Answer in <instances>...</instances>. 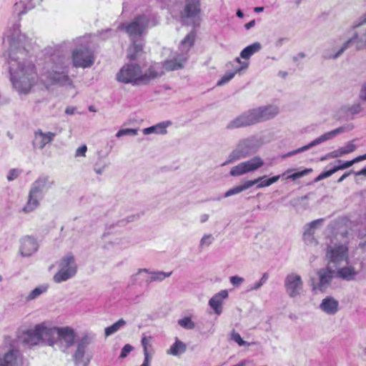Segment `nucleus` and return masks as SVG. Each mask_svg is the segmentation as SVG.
<instances>
[{
    "label": "nucleus",
    "instance_id": "obj_26",
    "mask_svg": "<svg viewBox=\"0 0 366 366\" xmlns=\"http://www.w3.org/2000/svg\"><path fill=\"white\" fill-rule=\"evenodd\" d=\"M42 0H20L14 5L13 12L17 16H20L32 9L36 4Z\"/></svg>",
    "mask_w": 366,
    "mask_h": 366
},
{
    "label": "nucleus",
    "instance_id": "obj_61",
    "mask_svg": "<svg viewBox=\"0 0 366 366\" xmlns=\"http://www.w3.org/2000/svg\"><path fill=\"white\" fill-rule=\"evenodd\" d=\"M232 340L236 342L240 346H243V345H245L247 343V342L244 341L240 335L239 333H233L232 334Z\"/></svg>",
    "mask_w": 366,
    "mask_h": 366
},
{
    "label": "nucleus",
    "instance_id": "obj_48",
    "mask_svg": "<svg viewBox=\"0 0 366 366\" xmlns=\"http://www.w3.org/2000/svg\"><path fill=\"white\" fill-rule=\"evenodd\" d=\"M355 140L348 142L345 147H340L343 155L351 153L356 149V145L354 144Z\"/></svg>",
    "mask_w": 366,
    "mask_h": 366
},
{
    "label": "nucleus",
    "instance_id": "obj_21",
    "mask_svg": "<svg viewBox=\"0 0 366 366\" xmlns=\"http://www.w3.org/2000/svg\"><path fill=\"white\" fill-rule=\"evenodd\" d=\"M56 134L54 132H44L41 129H39L36 130L34 133V139L32 141V144L34 148L42 149L45 147L46 144L51 143L54 140Z\"/></svg>",
    "mask_w": 366,
    "mask_h": 366
},
{
    "label": "nucleus",
    "instance_id": "obj_45",
    "mask_svg": "<svg viewBox=\"0 0 366 366\" xmlns=\"http://www.w3.org/2000/svg\"><path fill=\"white\" fill-rule=\"evenodd\" d=\"M229 174L232 177H239L244 174H246L242 162L233 167L231 169Z\"/></svg>",
    "mask_w": 366,
    "mask_h": 366
},
{
    "label": "nucleus",
    "instance_id": "obj_34",
    "mask_svg": "<svg viewBox=\"0 0 366 366\" xmlns=\"http://www.w3.org/2000/svg\"><path fill=\"white\" fill-rule=\"evenodd\" d=\"M352 44H355V39L354 38L353 34L347 39L340 47V49L333 54H324L325 59H337L339 56H340L348 48L350 47Z\"/></svg>",
    "mask_w": 366,
    "mask_h": 366
},
{
    "label": "nucleus",
    "instance_id": "obj_49",
    "mask_svg": "<svg viewBox=\"0 0 366 366\" xmlns=\"http://www.w3.org/2000/svg\"><path fill=\"white\" fill-rule=\"evenodd\" d=\"M214 241V237L212 234H204L199 242V247H209Z\"/></svg>",
    "mask_w": 366,
    "mask_h": 366
},
{
    "label": "nucleus",
    "instance_id": "obj_55",
    "mask_svg": "<svg viewBox=\"0 0 366 366\" xmlns=\"http://www.w3.org/2000/svg\"><path fill=\"white\" fill-rule=\"evenodd\" d=\"M134 347L129 345V344H127L125 345L123 348L122 349V351H121V354L119 355V358H125L127 357V355H129V352H131L132 350H133Z\"/></svg>",
    "mask_w": 366,
    "mask_h": 366
},
{
    "label": "nucleus",
    "instance_id": "obj_56",
    "mask_svg": "<svg viewBox=\"0 0 366 366\" xmlns=\"http://www.w3.org/2000/svg\"><path fill=\"white\" fill-rule=\"evenodd\" d=\"M107 164L104 162H97L94 166V170L97 174L101 175L102 174L103 171L107 167Z\"/></svg>",
    "mask_w": 366,
    "mask_h": 366
},
{
    "label": "nucleus",
    "instance_id": "obj_38",
    "mask_svg": "<svg viewBox=\"0 0 366 366\" xmlns=\"http://www.w3.org/2000/svg\"><path fill=\"white\" fill-rule=\"evenodd\" d=\"M280 178V175L274 176L272 178L267 179L266 176L260 177L256 179H254L253 181H257V188H262L265 187H269L271 184L277 182Z\"/></svg>",
    "mask_w": 366,
    "mask_h": 366
},
{
    "label": "nucleus",
    "instance_id": "obj_36",
    "mask_svg": "<svg viewBox=\"0 0 366 366\" xmlns=\"http://www.w3.org/2000/svg\"><path fill=\"white\" fill-rule=\"evenodd\" d=\"M186 349V345L177 338L175 342L170 347L167 353L168 355L178 356L184 353Z\"/></svg>",
    "mask_w": 366,
    "mask_h": 366
},
{
    "label": "nucleus",
    "instance_id": "obj_18",
    "mask_svg": "<svg viewBox=\"0 0 366 366\" xmlns=\"http://www.w3.org/2000/svg\"><path fill=\"white\" fill-rule=\"evenodd\" d=\"M59 327H48L44 324L38 325L41 342H43L50 346L57 344Z\"/></svg>",
    "mask_w": 366,
    "mask_h": 366
},
{
    "label": "nucleus",
    "instance_id": "obj_53",
    "mask_svg": "<svg viewBox=\"0 0 366 366\" xmlns=\"http://www.w3.org/2000/svg\"><path fill=\"white\" fill-rule=\"evenodd\" d=\"M358 98L360 100L366 102V81L362 82L360 85Z\"/></svg>",
    "mask_w": 366,
    "mask_h": 366
},
{
    "label": "nucleus",
    "instance_id": "obj_25",
    "mask_svg": "<svg viewBox=\"0 0 366 366\" xmlns=\"http://www.w3.org/2000/svg\"><path fill=\"white\" fill-rule=\"evenodd\" d=\"M336 277L347 281H352L355 279L360 271L354 266L347 263L345 267H339L335 269Z\"/></svg>",
    "mask_w": 366,
    "mask_h": 366
},
{
    "label": "nucleus",
    "instance_id": "obj_57",
    "mask_svg": "<svg viewBox=\"0 0 366 366\" xmlns=\"http://www.w3.org/2000/svg\"><path fill=\"white\" fill-rule=\"evenodd\" d=\"M231 284L234 287H239L244 281V278L239 276H232L229 278Z\"/></svg>",
    "mask_w": 366,
    "mask_h": 366
},
{
    "label": "nucleus",
    "instance_id": "obj_24",
    "mask_svg": "<svg viewBox=\"0 0 366 366\" xmlns=\"http://www.w3.org/2000/svg\"><path fill=\"white\" fill-rule=\"evenodd\" d=\"M38 243L31 237H25L21 239L20 253L22 257H29L36 252Z\"/></svg>",
    "mask_w": 366,
    "mask_h": 366
},
{
    "label": "nucleus",
    "instance_id": "obj_40",
    "mask_svg": "<svg viewBox=\"0 0 366 366\" xmlns=\"http://www.w3.org/2000/svg\"><path fill=\"white\" fill-rule=\"evenodd\" d=\"M48 289L47 285H41L35 289H34L32 291L30 292L29 295L26 297L27 301L33 300L38 297H39L43 293L46 292Z\"/></svg>",
    "mask_w": 366,
    "mask_h": 366
},
{
    "label": "nucleus",
    "instance_id": "obj_12",
    "mask_svg": "<svg viewBox=\"0 0 366 366\" xmlns=\"http://www.w3.org/2000/svg\"><path fill=\"white\" fill-rule=\"evenodd\" d=\"M286 293L291 298L300 296L303 292V281L300 274L292 272L288 274L284 280Z\"/></svg>",
    "mask_w": 366,
    "mask_h": 366
},
{
    "label": "nucleus",
    "instance_id": "obj_60",
    "mask_svg": "<svg viewBox=\"0 0 366 366\" xmlns=\"http://www.w3.org/2000/svg\"><path fill=\"white\" fill-rule=\"evenodd\" d=\"M144 362L140 366H150V362L152 360V355L149 353L148 350L144 351Z\"/></svg>",
    "mask_w": 366,
    "mask_h": 366
},
{
    "label": "nucleus",
    "instance_id": "obj_1",
    "mask_svg": "<svg viewBox=\"0 0 366 366\" xmlns=\"http://www.w3.org/2000/svg\"><path fill=\"white\" fill-rule=\"evenodd\" d=\"M4 40L9 46L8 64L11 81L19 93L27 94L39 79L34 57L31 53L33 40L21 32L19 23L14 24L5 31Z\"/></svg>",
    "mask_w": 366,
    "mask_h": 366
},
{
    "label": "nucleus",
    "instance_id": "obj_43",
    "mask_svg": "<svg viewBox=\"0 0 366 366\" xmlns=\"http://www.w3.org/2000/svg\"><path fill=\"white\" fill-rule=\"evenodd\" d=\"M365 159H366V157H365V155L364 154L362 156H359L351 161L345 162V163H343L340 165L335 166V168L337 169V172L338 170L347 169V168L351 167L352 165H353L355 163L359 162L365 160Z\"/></svg>",
    "mask_w": 366,
    "mask_h": 366
},
{
    "label": "nucleus",
    "instance_id": "obj_20",
    "mask_svg": "<svg viewBox=\"0 0 366 366\" xmlns=\"http://www.w3.org/2000/svg\"><path fill=\"white\" fill-rule=\"evenodd\" d=\"M200 0H187V4L184 9L183 16L187 19H191L192 24L196 26L199 22V8Z\"/></svg>",
    "mask_w": 366,
    "mask_h": 366
},
{
    "label": "nucleus",
    "instance_id": "obj_3",
    "mask_svg": "<svg viewBox=\"0 0 366 366\" xmlns=\"http://www.w3.org/2000/svg\"><path fill=\"white\" fill-rule=\"evenodd\" d=\"M279 113L276 106L260 107L244 112L227 125V129H233L252 125L274 118Z\"/></svg>",
    "mask_w": 366,
    "mask_h": 366
},
{
    "label": "nucleus",
    "instance_id": "obj_59",
    "mask_svg": "<svg viewBox=\"0 0 366 366\" xmlns=\"http://www.w3.org/2000/svg\"><path fill=\"white\" fill-rule=\"evenodd\" d=\"M86 151H87V147H86V145L84 144L76 149L74 156H75V157H85Z\"/></svg>",
    "mask_w": 366,
    "mask_h": 366
},
{
    "label": "nucleus",
    "instance_id": "obj_63",
    "mask_svg": "<svg viewBox=\"0 0 366 366\" xmlns=\"http://www.w3.org/2000/svg\"><path fill=\"white\" fill-rule=\"evenodd\" d=\"M233 366H254V364L252 361L249 360H244L239 362L237 364L234 365Z\"/></svg>",
    "mask_w": 366,
    "mask_h": 366
},
{
    "label": "nucleus",
    "instance_id": "obj_10",
    "mask_svg": "<svg viewBox=\"0 0 366 366\" xmlns=\"http://www.w3.org/2000/svg\"><path fill=\"white\" fill-rule=\"evenodd\" d=\"M0 366H28L20 351L6 345L0 348Z\"/></svg>",
    "mask_w": 366,
    "mask_h": 366
},
{
    "label": "nucleus",
    "instance_id": "obj_5",
    "mask_svg": "<svg viewBox=\"0 0 366 366\" xmlns=\"http://www.w3.org/2000/svg\"><path fill=\"white\" fill-rule=\"evenodd\" d=\"M157 24V20L151 14H142L136 16L129 22L121 24L118 28L124 30L131 39H134L137 36H141L149 26H154Z\"/></svg>",
    "mask_w": 366,
    "mask_h": 366
},
{
    "label": "nucleus",
    "instance_id": "obj_35",
    "mask_svg": "<svg viewBox=\"0 0 366 366\" xmlns=\"http://www.w3.org/2000/svg\"><path fill=\"white\" fill-rule=\"evenodd\" d=\"M257 181H247L244 184L241 185L236 186L230 189H229L227 192L224 193V197H229L232 195H234L244 191L254 184H256Z\"/></svg>",
    "mask_w": 366,
    "mask_h": 366
},
{
    "label": "nucleus",
    "instance_id": "obj_31",
    "mask_svg": "<svg viewBox=\"0 0 366 366\" xmlns=\"http://www.w3.org/2000/svg\"><path fill=\"white\" fill-rule=\"evenodd\" d=\"M171 125V122H162L156 125L145 128L142 132L145 135L150 134H165L167 133V128Z\"/></svg>",
    "mask_w": 366,
    "mask_h": 366
},
{
    "label": "nucleus",
    "instance_id": "obj_16",
    "mask_svg": "<svg viewBox=\"0 0 366 366\" xmlns=\"http://www.w3.org/2000/svg\"><path fill=\"white\" fill-rule=\"evenodd\" d=\"M187 60L184 54H178L174 53L170 59L165 60L164 62H154L153 64H160L162 66V75L165 71H174L183 68V64Z\"/></svg>",
    "mask_w": 366,
    "mask_h": 366
},
{
    "label": "nucleus",
    "instance_id": "obj_6",
    "mask_svg": "<svg viewBox=\"0 0 366 366\" xmlns=\"http://www.w3.org/2000/svg\"><path fill=\"white\" fill-rule=\"evenodd\" d=\"M84 38L78 37L73 40L75 45H79L81 47L74 49L71 52V61L73 66L76 68H89L94 63V56L89 49L83 46Z\"/></svg>",
    "mask_w": 366,
    "mask_h": 366
},
{
    "label": "nucleus",
    "instance_id": "obj_42",
    "mask_svg": "<svg viewBox=\"0 0 366 366\" xmlns=\"http://www.w3.org/2000/svg\"><path fill=\"white\" fill-rule=\"evenodd\" d=\"M342 109L346 113L355 115L360 113L363 109L360 103H355L352 105L345 106Z\"/></svg>",
    "mask_w": 366,
    "mask_h": 366
},
{
    "label": "nucleus",
    "instance_id": "obj_22",
    "mask_svg": "<svg viewBox=\"0 0 366 366\" xmlns=\"http://www.w3.org/2000/svg\"><path fill=\"white\" fill-rule=\"evenodd\" d=\"M142 272H147L150 274V276L146 280L147 284H150L153 282H162L164 279L169 277L172 272H165L162 271H152L150 272L147 269H140L138 272L136 273L131 277V281L132 284H134L137 281V276L140 274Z\"/></svg>",
    "mask_w": 366,
    "mask_h": 366
},
{
    "label": "nucleus",
    "instance_id": "obj_19",
    "mask_svg": "<svg viewBox=\"0 0 366 366\" xmlns=\"http://www.w3.org/2000/svg\"><path fill=\"white\" fill-rule=\"evenodd\" d=\"M76 334L74 330L69 327H59L58 336H57V344L60 343L62 345L65 351L66 349L71 347L75 341Z\"/></svg>",
    "mask_w": 366,
    "mask_h": 366
},
{
    "label": "nucleus",
    "instance_id": "obj_47",
    "mask_svg": "<svg viewBox=\"0 0 366 366\" xmlns=\"http://www.w3.org/2000/svg\"><path fill=\"white\" fill-rule=\"evenodd\" d=\"M138 134L137 129H123L118 131L116 134V137L119 138L123 136L129 135V136H135Z\"/></svg>",
    "mask_w": 366,
    "mask_h": 366
},
{
    "label": "nucleus",
    "instance_id": "obj_11",
    "mask_svg": "<svg viewBox=\"0 0 366 366\" xmlns=\"http://www.w3.org/2000/svg\"><path fill=\"white\" fill-rule=\"evenodd\" d=\"M366 12L363 16L355 22L350 27L349 31L352 32L355 39L356 50H366Z\"/></svg>",
    "mask_w": 366,
    "mask_h": 366
},
{
    "label": "nucleus",
    "instance_id": "obj_33",
    "mask_svg": "<svg viewBox=\"0 0 366 366\" xmlns=\"http://www.w3.org/2000/svg\"><path fill=\"white\" fill-rule=\"evenodd\" d=\"M262 49V45L259 42H254L246 46L241 52L240 57L244 60H248L254 54L259 51Z\"/></svg>",
    "mask_w": 366,
    "mask_h": 366
},
{
    "label": "nucleus",
    "instance_id": "obj_64",
    "mask_svg": "<svg viewBox=\"0 0 366 366\" xmlns=\"http://www.w3.org/2000/svg\"><path fill=\"white\" fill-rule=\"evenodd\" d=\"M142 345L143 347V352L146 350H148L147 349V345H149V340L147 337H144L142 339Z\"/></svg>",
    "mask_w": 366,
    "mask_h": 366
},
{
    "label": "nucleus",
    "instance_id": "obj_39",
    "mask_svg": "<svg viewBox=\"0 0 366 366\" xmlns=\"http://www.w3.org/2000/svg\"><path fill=\"white\" fill-rule=\"evenodd\" d=\"M126 325V322L123 319L119 320L117 322L114 323L112 325L105 328L104 332L105 336H110L120 330L121 327Z\"/></svg>",
    "mask_w": 366,
    "mask_h": 366
},
{
    "label": "nucleus",
    "instance_id": "obj_8",
    "mask_svg": "<svg viewBox=\"0 0 366 366\" xmlns=\"http://www.w3.org/2000/svg\"><path fill=\"white\" fill-rule=\"evenodd\" d=\"M257 147L254 144V139L252 138L244 139L239 142L235 149L229 154L228 159L222 164L225 166L234 161L245 158L250 154L256 152Z\"/></svg>",
    "mask_w": 366,
    "mask_h": 366
},
{
    "label": "nucleus",
    "instance_id": "obj_29",
    "mask_svg": "<svg viewBox=\"0 0 366 366\" xmlns=\"http://www.w3.org/2000/svg\"><path fill=\"white\" fill-rule=\"evenodd\" d=\"M22 341L31 345H37L41 342L38 325L33 330H28L21 335Z\"/></svg>",
    "mask_w": 366,
    "mask_h": 366
},
{
    "label": "nucleus",
    "instance_id": "obj_2",
    "mask_svg": "<svg viewBox=\"0 0 366 366\" xmlns=\"http://www.w3.org/2000/svg\"><path fill=\"white\" fill-rule=\"evenodd\" d=\"M160 64H151L143 73L139 64H128L117 74V79L124 84L147 85L162 76Z\"/></svg>",
    "mask_w": 366,
    "mask_h": 366
},
{
    "label": "nucleus",
    "instance_id": "obj_7",
    "mask_svg": "<svg viewBox=\"0 0 366 366\" xmlns=\"http://www.w3.org/2000/svg\"><path fill=\"white\" fill-rule=\"evenodd\" d=\"M77 268L74 254L71 253L66 254L58 263V271L54 275V281L56 283H61L72 278L76 274Z\"/></svg>",
    "mask_w": 366,
    "mask_h": 366
},
{
    "label": "nucleus",
    "instance_id": "obj_9",
    "mask_svg": "<svg viewBox=\"0 0 366 366\" xmlns=\"http://www.w3.org/2000/svg\"><path fill=\"white\" fill-rule=\"evenodd\" d=\"M326 259L327 260V265H332L335 269L340 267L344 262L347 263V246L343 244L329 245L327 247Z\"/></svg>",
    "mask_w": 366,
    "mask_h": 366
},
{
    "label": "nucleus",
    "instance_id": "obj_13",
    "mask_svg": "<svg viewBox=\"0 0 366 366\" xmlns=\"http://www.w3.org/2000/svg\"><path fill=\"white\" fill-rule=\"evenodd\" d=\"M345 131H346L345 127H338V128L333 129L330 132H326V133L320 135V137H318L313 141H312L308 144L303 146L297 149L290 152L289 153H287L285 155V157H290L292 155H295L298 153L307 151L309 149L312 148V147L317 146V145L320 144L326 141H328V140H330V139L335 138L337 135L342 134Z\"/></svg>",
    "mask_w": 366,
    "mask_h": 366
},
{
    "label": "nucleus",
    "instance_id": "obj_27",
    "mask_svg": "<svg viewBox=\"0 0 366 366\" xmlns=\"http://www.w3.org/2000/svg\"><path fill=\"white\" fill-rule=\"evenodd\" d=\"M319 307L325 313L333 315L339 310V302L334 297L328 296L322 300Z\"/></svg>",
    "mask_w": 366,
    "mask_h": 366
},
{
    "label": "nucleus",
    "instance_id": "obj_51",
    "mask_svg": "<svg viewBox=\"0 0 366 366\" xmlns=\"http://www.w3.org/2000/svg\"><path fill=\"white\" fill-rule=\"evenodd\" d=\"M312 171V169H306L303 171L298 172L296 173H294L290 176L287 177V179H292L293 180H295L298 178L302 177L308 174H310Z\"/></svg>",
    "mask_w": 366,
    "mask_h": 366
},
{
    "label": "nucleus",
    "instance_id": "obj_58",
    "mask_svg": "<svg viewBox=\"0 0 366 366\" xmlns=\"http://www.w3.org/2000/svg\"><path fill=\"white\" fill-rule=\"evenodd\" d=\"M19 174H20L19 171L16 169H10L8 173V175H7L8 181L11 182V181L14 180L15 179H16L19 177Z\"/></svg>",
    "mask_w": 366,
    "mask_h": 366
},
{
    "label": "nucleus",
    "instance_id": "obj_54",
    "mask_svg": "<svg viewBox=\"0 0 366 366\" xmlns=\"http://www.w3.org/2000/svg\"><path fill=\"white\" fill-rule=\"evenodd\" d=\"M337 172V169L335 168V167L331 169L329 171H326V172H322L315 179L316 182H318V181H320V180H322L325 178H327L329 177H330L331 175H332L334 173H335Z\"/></svg>",
    "mask_w": 366,
    "mask_h": 366
},
{
    "label": "nucleus",
    "instance_id": "obj_14",
    "mask_svg": "<svg viewBox=\"0 0 366 366\" xmlns=\"http://www.w3.org/2000/svg\"><path fill=\"white\" fill-rule=\"evenodd\" d=\"M92 342V337L89 335H84L76 342V348L72 355L75 365L83 364L87 366L90 362L89 357H86V350Z\"/></svg>",
    "mask_w": 366,
    "mask_h": 366
},
{
    "label": "nucleus",
    "instance_id": "obj_41",
    "mask_svg": "<svg viewBox=\"0 0 366 366\" xmlns=\"http://www.w3.org/2000/svg\"><path fill=\"white\" fill-rule=\"evenodd\" d=\"M194 41V34L190 33L182 40L181 44V48L182 52H187L189 48L193 45Z\"/></svg>",
    "mask_w": 366,
    "mask_h": 366
},
{
    "label": "nucleus",
    "instance_id": "obj_44",
    "mask_svg": "<svg viewBox=\"0 0 366 366\" xmlns=\"http://www.w3.org/2000/svg\"><path fill=\"white\" fill-rule=\"evenodd\" d=\"M178 324L180 327L186 330H193L195 327V323L189 317H185L182 319H179L178 320Z\"/></svg>",
    "mask_w": 366,
    "mask_h": 366
},
{
    "label": "nucleus",
    "instance_id": "obj_15",
    "mask_svg": "<svg viewBox=\"0 0 366 366\" xmlns=\"http://www.w3.org/2000/svg\"><path fill=\"white\" fill-rule=\"evenodd\" d=\"M54 185V181L49 176H39L31 185L29 190L43 199L44 194Z\"/></svg>",
    "mask_w": 366,
    "mask_h": 366
},
{
    "label": "nucleus",
    "instance_id": "obj_50",
    "mask_svg": "<svg viewBox=\"0 0 366 366\" xmlns=\"http://www.w3.org/2000/svg\"><path fill=\"white\" fill-rule=\"evenodd\" d=\"M269 278V275L267 273H264L261 277V279L259 280V281L258 282H256L251 288L249 290H259L264 284L266 283V282L267 281Z\"/></svg>",
    "mask_w": 366,
    "mask_h": 366
},
{
    "label": "nucleus",
    "instance_id": "obj_32",
    "mask_svg": "<svg viewBox=\"0 0 366 366\" xmlns=\"http://www.w3.org/2000/svg\"><path fill=\"white\" fill-rule=\"evenodd\" d=\"M245 172L248 173L254 172L257 169L260 168L263 164L264 162L259 157H254L246 162H242Z\"/></svg>",
    "mask_w": 366,
    "mask_h": 366
},
{
    "label": "nucleus",
    "instance_id": "obj_46",
    "mask_svg": "<svg viewBox=\"0 0 366 366\" xmlns=\"http://www.w3.org/2000/svg\"><path fill=\"white\" fill-rule=\"evenodd\" d=\"M237 74L235 71L226 73L217 83V86H222L234 78Z\"/></svg>",
    "mask_w": 366,
    "mask_h": 366
},
{
    "label": "nucleus",
    "instance_id": "obj_62",
    "mask_svg": "<svg viewBox=\"0 0 366 366\" xmlns=\"http://www.w3.org/2000/svg\"><path fill=\"white\" fill-rule=\"evenodd\" d=\"M342 156H343V154L342 153L340 148L327 154V157H330V158H337Z\"/></svg>",
    "mask_w": 366,
    "mask_h": 366
},
{
    "label": "nucleus",
    "instance_id": "obj_28",
    "mask_svg": "<svg viewBox=\"0 0 366 366\" xmlns=\"http://www.w3.org/2000/svg\"><path fill=\"white\" fill-rule=\"evenodd\" d=\"M41 200V198L29 190L27 200L22 208V212L25 214H29L34 212L40 206Z\"/></svg>",
    "mask_w": 366,
    "mask_h": 366
},
{
    "label": "nucleus",
    "instance_id": "obj_52",
    "mask_svg": "<svg viewBox=\"0 0 366 366\" xmlns=\"http://www.w3.org/2000/svg\"><path fill=\"white\" fill-rule=\"evenodd\" d=\"M239 57H237L235 59V61L240 64V66L239 68H237L234 71L237 73H240L242 71L246 70L249 66V62L246 60L241 61Z\"/></svg>",
    "mask_w": 366,
    "mask_h": 366
},
{
    "label": "nucleus",
    "instance_id": "obj_17",
    "mask_svg": "<svg viewBox=\"0 0 366 366\" xmlns=\"http://www.w3.org/2000/svg\"><path fill=\"white\" fill-rule=\"evenodd\" d=\"M317 274L320 281L317 289L321 292H325L330 286L332 279L335 277H336L335 268H334L332 265H327L325 268L320 269L317 272ZM314 289H316V287H314Z\"/></svg>",
    "mask_w": 366,
    "mask_h": 366
},
{
    "label": "nucleus",
    "instance_id": "obj_30",
    "mask_svg": "<svg viewBox=\"0 0 366 366\" xmlns=\"http://www.w3.org/2000/svg\"><path fill=\"white\" fill-rule=\"evenodd\" d=\"M132 40V44L127 50V57L130 60H136L139 58L143 53V45L140 41Z\"/></svg>",
    "mask_w": 366,
    "mask_h": 366
},
{
    "label": "nucleus",
    "instance_id": "obj_23",
    "mask_svg": "<svg viewBox=\"0 0 366 366\" xmlns=\"http://www.w3.org/2000/svg\"><path fill=\"white\" fill-rule=\"evenodd\" d=\"M228 297V292L226 290H221L215 294L209 300V305L217 315L222 314V305L224 300Z\"/></svg>",
    "mask_w": 366,
    "mask_h": 366
},
{
    "label": "nucleus",
    "instance_id": "obj_37",
    "mask_svg": "<svg viewBox=\"0 0 366 366\" xmlns=\"http://www.w3.org/2000/svg\"><path fill=\"white\" fill-rule=\"evenodd\" d=\"M322 222V219L312 221L310 223L308 229L305 232L303 237L307 242L312 243L313 239L314 229Z\"/></svg>",
    "mask_w": 366,
    "mask_h": 366
},
{
    "label": "nucleus",
    "instance_id": "obj_4",
    "mask_svg": "<svg viewBox=\"0 0 366 366\" xmlns=\"http://www.w3.org/2000/svg\"><path fill=\"white\" fill-rule=\"evenodd\" d=\"M69 64V58L64 56H54L52 65L48 66V69L41 77L44 76L51 84L71 86L73 81L68 76Z\"/></svg>",
    "mask_w": 366,
    "mask_h": 366
}]
</instances>
